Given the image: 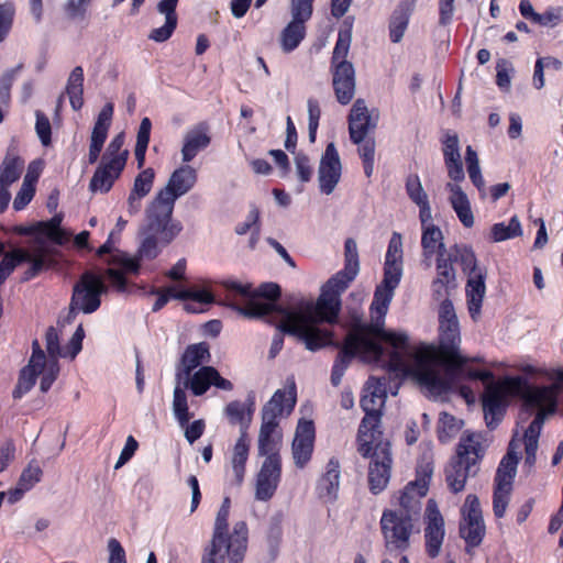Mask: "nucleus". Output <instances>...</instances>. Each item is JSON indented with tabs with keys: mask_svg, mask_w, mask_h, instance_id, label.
<instances>
[{
	"mask_svg": "<svg viewBox=\"0 0 563 563\" xmlns=\"http://www.w3.org/2000/svg\"><path fill=\"white\" fill-rule=\"evenodd\" d=\"M386 338L393 372L412 378L431 397L446 394L453 385L454 371L467 363H481V356L468 357L461 351L460 324L453 305L444 300L439 309V344L420 343L411 346L406 332L389 331Z\"/></svg>",
	"mask_w": 563,
	"mask_h": 563,
	"instance_id": "f257e3e1",
	"label": "nucleus"
},
{
	"mask_svg": "<svg viewBox=\"0 0 563 563\" xmlns=\"http://www.w3.org/2000/svg\"><path fill=\"white\" fill-rule=\"evenodd\" d=\"M402 276V239L394 232L385 256L384 278L377 286L374 300L371 306L373 323L355 328L346 338L343 350L338 355L333 367L331 380L339 385L351 358L360 356L365 362H380L389 366L388 352L390 351L387 335L389 331L383 329L384 319L393 300L394 291L398 287Z\"/></svg>",
	"mask_w": 563,
	"mask_h": 563,
	"instance_id": "f03ea898",
	"label": "nucleus"
},
{
	"mask_svg": "<svg viewBox=\"0 0 563 563\" xmlns=\"http://www.w3.org/2000/svg\"><path fill=\"white\" fill-rule=\"evenodd\" d=\"M556 385L525 386L521 377H506L487 386L483 397V410L489 428L503 418L508 398L520 396L522 399L521 418L534 415L523 434L525 466L531 470L537 461L539 437L545 419L556 411Z\"/></svg>",
	"mask_w": 563,
	"mask_h": 563,
	"instance_id": "7ed1b4c3",
	"label": "nucleus"
},
{
	"mask_svg": "<svg viewBox=\"0 0 563 563\" xmlns=\"http://www.w3.org/2000/svg\"><path fill=\"white\" fill-rule=\"evenodd\" d=\"M174 208L152 200L146 208V224L141 229V243L136 256L114 247L111 232L108 240L97 250L98 256L109 255L104 262L110 266L106 269L111 286L119 292L126 290L125 274H136L141 260H154L161 246L170 244L183 231V224L173 220Z\"/></svg>",
	"mask_w": 563,
	"mask_h": 563,
	"instance_id": "20e7f679",
	"label": "nucleus"
},
{
	"mask_svg": "<svg viewBox=\"0 0 563 563\" xmlns=\"http://www.w3.org/2000/svg\"><path fill=\"white\" fill-rule=\"evenodd\" d=\"M340 309V297L322 288L316 302L306 301L292 310H279V331L297 336L307 350L318 351L332 344V332L319 323H334Z\"/></svg>",
	"mask_w": 563,
	"mask_h": 563,
	"instance_id": "39448f33",
	"label": "nucleus"
},
{
	"mask_svg": "<svg viewBox=\"0 0 563 563\" xmlns=\"http://www.w3.org/2000/svg\"><path fill=\"white\" fill-rule=\"evenodd\" d=\"M60 216H54L49 221L38 222L20 230L22 233L33 234L30 250H14L3 256L0 262V285L22 262L31 263L29 277L35 276L49 264L52 243L62 245L69 239V234L60 228Z\"/></svg>",
	"mask_w": 563,
	"mask_h": 563,
	"instance_id": "423d86ee",
	"label": "nucleus"
},
{
	"mask_svg": "<svg viewBox=\"0 0 563 563\" xmlns=\"http://www.w3.org/2000/svg\"><path fill=\"white\" fill-rule=\"evenodd\" d=\"M231 500L225 497L217 512L211 540L201 563H242L247 550L249 529L244 521L229 527Z\"/></svg>",
	"mask_w": 563,
	"mask_h": 563,
	"instance_id": "0eeeda50",
	"label": "nucleus"
},
{
	"mask_svg": "<svg viewBox=\"0 0 563 563\" xmlns=\"http://www.w3.org/2000/svg\"><path fill=\"white\" fill-rule=\"evenodd\" d=\"M387 397L385 380L371 377L363 388L361 407L365 412L358 429V452L368 456L373 444L382 438L379 430L382 409Z\"/></svg>",
	"mask_w": 563,
	"mask_h": 563,
	"instance_id": "6e6552de",
	"label": "nucleus"
},
{
	"mask_svg": "<svg viewBox=\"0 0 563 563\" xmlns=\"http://www.w3.org/2000/svg\"><path fill=\"white\" fill-rule=\"evenodd\" d=\"M59 363L46 357L45 351L35 340L32 343V354L25 366L20 371L18 383L13 389V398L20 399L27 394L38 380L40 390L46 393L59 374Z\"/></svg>",
	"mask_w": 563,
	"mask_h": 563,
	"instance_id": "1a4fd4ad",
	"label": "nucleus"
},
{
	"mask_svg": "<svg viewBox=\"0 0 563 563\" xmlns=\"http://www.w3.org/2000/svg\"><path fill=\"white\" fill-rule=\"evenodd\" d=\"M351 45V33L340 32L332 60V84L335 97L341 104H347L355 95V70L346 57Z\"/></svg>",
	"mask_w": 563,
	"mask_h": 563,
	"instance_id": "9d476101",
	"label": "nucleus"
},
{
	"mask_svg": "<svg viewBox=\"0 0 563 563\" xmlns=\"http://www.w3.org/2000/svg\"><path fill=\"white\" fill-rule=\"evenodd\" d=\"M449 256H453L455 262L461 263L463 271L468 275L466 284L467 306L472 319L476 320L481 314L486 294V269L477 266L475 254L468 246L456 245Z\"/></svg>",
	"mask_w": 563,
	"mask_h": 563,
	"instance_id": "9b49d317",
	"label": "nucleus"
},
{
	"mask_svg": "<svg viewBox=\"0 0 563 563\" xmlns=\"http://www.w3.org/2000/svg\"><path fill=\"white\" fill-rule=\"evenodd\" d=\"M384 545L387 550L406 551L412 536L419 533L418 520L393 508L384 509L379 520Z\"/></svg>",
	"mask_w": 563,
	"mask_h": 563,
	"instance_id": "f8f14e48",
	"label": "nucleus"
},
{
	"mask_svg": "<svg viewBox=\"0 0 563 563\" xmlns=\"http://www.w3.org/2000/svg\"><path fill=\"white\" fill-rule=\"evenodd\" d=\"M433 474V461L430 452L424 453L417 467V478L408 483L397 497L398 508L406 515L419 520L421 499L427 495Z\"/></svg>",
	"mask_w": 563,
	"mask_h": 563,
	"instance_id": "ddd939ff",
	"label": "nucleus"
},
{
	"mask_svg": "<svg viewBox=\"0 0 563 563\" xmlns=\"http://www.w3.org/2000/svg\"><path fill=\"white\" fill-rule=\"evenodd\" d=\"M108 291L102 277L92 272H85L73 287L69 302V317L82 312L90 314L101 306V296Z\"/></svg>",
	"mask_w": 563,
	"mask_h": 563,
	"instance_id": "4468645a",
	"label": "nucleus"
},
{
	"mask_svg": "<svg viewBox=\"0 0 563 563\" xmlns=\"http://www.w3.org/2000/svg\"><path fill=\"white\" fill-rule=\"evenodd\" d=\"M460 534L471 547H477L486 532L479 499L468 494L461 507Z\"/></svg>",
	"mask_w": 563,
	"mask_h": 563,
	"instance_id": "2eb2a0df",
	"label": "nucleus"
},
{
	"mask_svg": "<svg viewBox=\"0 0 563 563\" xmlns=\"http://www.w3.org/2000/svg\"><path fill=\"white\" fill-rule=\"evenodd\" d=\"M372 457L368 467L369 489L374 494L383 492L390 478L391 455L389 443L379 438L373 444V449L367 457Z\"/></svg>",
	"mask_w": 563,
	"mask_h": 563,
	"instance_id": "dca6fc26",
	"label": "nucleus"
},
{
	"mask_svg": "<svg viewBox=\"0 0 563 563\" xmlns=\"http://www.w3.org/2000/svg\"><path fill=\"white\" fill-rule=\"evenodd\" d=\"M196 183L197 170L190 165H183L172 173L167 184L153 200L174 208L176 200L189 192Z\"/></svg>",
	"mask_w": 563,
	"mask_h": 563,
	"instance_id": "f3484780",
	"label": "nucleus"
},
{
	"mask_svg": "<svg viewBox=\"0 0 563 563\" xmlns=\"http://www.w3.org/2000/svg\"><path fill=\"white\" fill-rule=\"evenodd\" d=\"M282 481V459H264L255 476L254 498L271 500Z\"/></svg>",
	"mask_w": 563,
	"mask_h": 563,
	"instance_id": "a211bd4d",
	"label": "nucleus"
},
{
	"mask_svg": "<svg viewBox=\"0 0 563 563\" xmlns=\"http://www.w3.org/2000/svg\"><path fill=\"white\" fill-rule=\"evenodd\" d=\"M342 176V163L334 143H329L322 153L318 166V181L320 191L331 195Z\"/></svg>",
	"mask_w": 563,
	"mask_h": 563,
	"instance_id": "6ab92c4d",
	"label": "nucleus"
},
{
	"mask_svg": "<svg viewBox=\"0 0 563 563\" xmlns=\"http://www.w3.org/2000/svg\"><path fill=\"white\" fill-rule=\"evenodd\" d=\"M224 287L232 292L235 297H240L245 306H233L234 310L246 318H263L272 309L273 305L269 302H262L256 299L255 290L252 289L250 284H243L238 280L224 282Z\"/></svg>",
	"mask_w": 563,
	"mask_h": 563,
	"instance_id": "aec40b11",
	"label": "nucleus"
},
{
	"mask_svg": "<svg viewBox=\"0 0 563 563\" xmlns=\"http://www.w3.org/2000/svg\"><path fill=\"white\" fill-rule=\"evenodd\" d=\"M181 380L184 388H189L195 396L206 394L210 386L227 391L233 388V384L212 366H201L194 373L184 375Z\"/></svg>",
	"mask_w": 563,
	"mask_h": 563,
	"instance_id": "412c9836",
	"label": "nucleus"
},
{
	"mask_svg": "<svg viewBox=\"0 0 563 563\" xmlns=\"http://www.w3.org/2000/svg\"><path fill=\"white\" fill-rule=\"evenodd\" d=\"M378 113L369 111L363 99H357L349 115L350 137L355 144L362 143L368 132L376 128Z\"/></svg>",
	"mask_w": 563,
	"mask_h": 563,
	"instance_id": "4be33fe9",
	"label": "nucleus"
},
{
	"mask_svg": "<svg viewBox=\"0 0 563 563\" xmlns=\"http://www.w3.org/2000/svg\"><path fill=\"white\" fill-rule=\"evenodd\" d=\"M445 536L444 519L434 500H428L426 508V549L431 558L439 555Z\"/></svg>",
	"mask_w": 563,
	"mask_h": 563,
	"instance_id": "5701e85b",
	"label": "nucleus"
},
{
	"mask_svg": "<svg viewBox=\"0 0 563 563\" xmlns=\"http://www.w3.org/2000/svg\"><path fill=\"white\" fill-rule=\"evenodd\" d=\"M314 442V426L311 420L298 421L291 444V453L295 465L303 468L311 459Z\"/></svg>",
	"mask_w": 563,
	"mask_h": 563,
	"instance_id": "b1692460",
	"label": "nucleus"
},
{
	"mask_svg": "<svg viewBox=\"0 0 563 563\" xmlns=\"http://www.w3.org/2000/svg\"><path fill=\"white\" fill-rule=\"evenodd\" d=\"M85 331L81 325H78L68 344L65 347L60 346L59 335L57 330L53 327L48 328L45 333V354L46 357L55 358L69 357L74 360L82 349V340Z\"/></svg>",
	"mask_w": 563,
	"mask_h": 563,
	"instance_id": "393cba45",
	"label": "nucleus"
},
{
	"mask_svg": "<svg viewBox=\"0 0 563 563\" xmlns=\"http://www.w3.org/2000/svg\"><path fill=\"white\" fill-rule=\"evenodd\" d=\"M283 434L278 421H272L268 417L262 418L257 438V454L264 459H282Z\"/></svg>",
	"mask_w": 563,
	"mask_h": 563,
	"instance_id": "a878e982",
	"label": "nucleus"
},
{
	"mask_svg": "<svg viewBox=\"0 0 563 563\" xmlns=\"http://www.w3.org/2000/svg\"><path fill=\"white\" fill-rule=\"evenodd\" d=\"M296 405L295 384L291 383L288 388L277 389L268 402L262 409V418L268 417L272 421H278L283 417L290 415Z\"/></svg>",
	"mask_w": 563,
	"mask_h": 563,
	"instance_id": "bb28decb",
	"label": "nucleus"
},
{
	"mask_svg": "<svg viewBox=\"0 0 563 563\" xmlns=\"http://www.w3.org/2000/svg\"><path fill=\"white\" fill-rule=\"evenodd\" d=\"M461 181L450 180L445 184L448 201L454 210L457 219L465 228H472L475 223V217L472 210L471 200L467 194L460 185Z\"/></svg>",
	"mask_w": 563,
	"mask_h": 563,
	"instance_id": "cd10ccee",
	"label": "nucleus"
},
{
	"mask_svg": "<svg viewBox=\"0 0 563 563\" xmlns=\"http://www.w3.org/2000/svg\"><path fill=\"white\" fill-rule=\"evenodd\" d=\"M112 115L113 104L108 102L99 112L91 132L88 153V159L90 164L96 163L99 158L100 152L108 135L109 128L111 125Z\"/></svg>",
	"mask_w": 563,
	"mask_h": 563,
	"instance_id": "c85d7f7f",
	"label": "nucleus"
},
{
	"mask_svg": "<svg viewBox=\"0 0 563 563\" xmlns=\"http://www.w3.org/2000/svg\"><path fill=\"white\" fill-rule=\"evenodd\" d=\"M485 452L484 438L479 433L465 432L460 439L455 460L477 470Z\"/></svg>",
	"mask_w": 563,
	"mask_h": 563,
	"instance_id": "c756f323",
	"label": "nucleus"
},
{
	"mask_svg": "<svg viewBox=\"0 0 563 563\" xmlns=\"http://www.w3.org/2000/svg\"><path fill=\"white\" fill-rule=\"evenodd\" d=\"M443 157L450 180L463 181L465 174L460 153V141L456 134H446L443 141Z\"/></svg>",
	"mask_w": 563,
	"mask_h": 563,
	"instance_id": "7c9ffc66",
	"label": "nucleus"
},
{
	"mask_svg": "<svg viewBox=\"0 0 563 563\" xmlns=\"http://www.w3.org/2000/svg\"><path fill=\"white\" fill-rule=\"evenodd\" d=\"M341 478V465L336 457H331L325 465V471L318 481L319 497L325 501H334L338 498Z\"/></svg>",
	"mask_w": 563,
	"mask_h": 563,
	"instance_id": "2f4dec72",
	"label": "nucleus"
},
{
	"mask_svg": "<svg viewBox=\"0 0 563 563\" xmlns=\"http://www.w3.org/2000/svg\"><path fill=\"white\" fill-rule=\"evenodd\" d=\"M123 168L122 159H114L113 162L102 159L100 166L97 168L90 180V190L93 192L109 191Z\"/></svg>",
	"mask_w": 563,
	"mask_h": 563,
	"instance_id": "473e14b6",
	"label": "nucleus"
},
{
	"mask_svg": "<svg viewBox=\"0 0 563 563\" xmlns=\"http://www.w3.org/2000/svg\"><path fill=\"white\" fill-rule=\"evenodd\" d=\"M211 354L209 345L205 342L188 345L181 356L180 367L177 371L176 378L181 382L186 374H190L202 364L210 361Z\"/></svg>",
	"mask_w": 563,
	"mask_h": 563,
	"instance_id": "72a5a7b5",
	"label": "nucleus"
},
{
	"mask_svg": "<svg viewBox=\"0 0 563 563\" xmlns=\"http://www.w3.org/2000/svg\"><path fill=\"white\" fill-rule=\"evenodd\" d=\"M178 0H161L157 3V11L165 16L164 25L153 29L148 38L162 43L167 41L177 26L176 7Z\"/></svg>",
	"mask_w": 563,
	"mask_h": 563,
	"instance_id": "f704fd0d",
	"label": "nucleus"
},
{
	"mask_svg": "<svg viewBox=\"0 0 563 563\" xmlns=\"http://www.w3.org/2000/svg\"><path fill=\"white\" fill-rule=\"evenodd\" d=\"M210 143L208 130L203 125L195 126L188 130L183 139L181 159L184 163L191 162L197 154L205 150Z\"/></svg>",
	"mask_w": 563,
	"mask_h": 563,
	"instance_id": "c9c22d12",
	"label": "nucleus"
},
{
	"mask_svg": "<svg viewBox=\"0 0 563 563\" xmlns=\"http://www.w3.org/2000/svg\"><path fill=\"white\" fill-rule=\"evenodd\" d=\"M250 452V439L247 431L242 430L231 452L230 464L233 472L234 483L240 486L245 476V466Z\"/></svg>",
	"mask_w": 563,
	"mask_h": 563,
	"instance_id": "e433bc0d",
	"label": "nucleus"
},
{
	"mask_svg": "<svg viewBox=\"0 0 563 563\" xmlns=\"http://www.w3.org/2000/svg\"><path fill=\"white\" fill-rule=\"evenodd\" d=\"M518 445L515 440L509 444L507 454L500 461L496 476L495 486L511 487L517 473L518 465Z\"/></svg>",
	"mask_w": 563,
	"mask_h": 563,
	"instance_id": "4c0bfd02",
	"label": "nucleus"
},
{
	"mask_svg": "<svg viewBox=\"0 0 563 563\" xmlns=\"http://www.w3.org/2000/svg\"><path fill=\"white\" fill-rule=\"evenodd\" d=\"M421 246L424 261L429 267L434 255H438V257H441V254L445 255L443 233L439 227L422 230Z\"/></svg>",
	"mask_w": 563,
	"mask_h": 563,
	"instance_id": "58836bf2",
	"label": "nucleus"
},
{
	"mask_svg": "<svg viewBox=\"0 0 563 563\" xmlns=\"http://www.w3.org/2000/svg\"><path fill=\"white\" fill-rule=\"evenodd\" d=\"M477 470L468 466L457 460H452L445 468V482L453 493H460L464 489L470 475L475 474Z\"/></svg>",
	"mask_w": 563,
	"mask_h": 563,
	"instance_id": "ea45409f",
	"label": "nucleus"
},
{
	"mask_svg": "<svg viewBox=\"0 0 563 563\" xmlns=\"http://www.w3.org/2000/svg\"><path fill=\"white\" fill-rule=\"evenodd\" d=\"M303 21L291 19L279 34V44L284 53L295 51L306 36Z\"/></svg>",
	"mask_w": 563,
	"mask_h": 563,
	"instance_id": "a19ab883",
	"label": "nucleus"
},
{
	"mask_svg": "<svg viewBox=\"0 0 563 563\" xmlns=\"http://www.w3.org/2000/svg\"><path fill=\"white\" fill-rule=\"evenodd\" d=\"M84 70L80 66L75 67L69 74L66 93L69 98L71 108L77 111L84 104Z\"/></svg>",
	"mask_w": 563,
	"mask_h": 563,
	"instance_id": "79ce46f5",
	"label": "nucleus"
},
{
	"mask_svg": "<svg viewBox=\"0 0 563 563\" xmlns=\"http://www.w3.org/2000/svg\"><path fill=\"white\" fill-rule=\"evenodd\" d=\"M24 162L19 156L8 153L0 165V185L9 187L21 176Z\"/></svg>",
	"mask_w": 563,
	"mask_h": 563,
	"instance_id": "37998d69",
	"label": "nucleus"
},
{
	"mask_svg": "<svg viewBox=\"0 0 563 563\" xmlns=\"http://www.w3.org/2000/svg\"><path fill=\"white\" fill-rule=\"evenodd\" d=\"M465 163L471 181L477 188L481 198L484 199L486 197L485 180L482 175L478 155L471 145L465 151Z\"/></svg>",
	"mask_w": 563,
	"mask_h": 563,
	"instance_id": "c03bdc74",
	"label": "nucleus"
},
{
	"mask_svg": "<svg viewBox=\"0 0 563 563\" xmlns=\"http://www.w3.org/2000/svg\"><path fill=\"white\" fill-rule=\"evenodd\" d=\"M455 279V272L451 264V256L445 257L441 254V257L437 258V278L433 282V290L439 296L442 295L446 286L453 283Z\"/></svg>",
	"mask_w": 563,
	"mask_h": 563,
	"instance_id": "a18cd8bd",
	"label": "nucleus"
},
{
	"mask_svg": "<svg viewBox=\"0 0 563 563\" xmlns=\"http://www.w3.org/2000/svg\"><path fill=\"white\" fill-rule=\"evenodd\" d=\"M520 235H522V228L517 216H514L508 224L504 222L495 223L490 230V239L496 243Z\"/></svg>",
	"mask_w": 563,
	"mask_h": 563,
	"instance_id": "49530a36",
	"label": "nucleus"
},
{
	"mask_svg": "<svg viewBox=\"0 0 563 563\" xmlns=\"http://www.w3.org/2000/svg\"><path fill=\"white\" fill-rule=\"evenodd\" d=\"M185 389L186 388H184V386L181 387L178 383L175 386L173 394V412L178 423L183 428L189 422L191 418Z\"/></svg>",
	"mask_w": 563,
	"mask_h": 563,
	"instance_id": "de8ad7c7",
	"label": "nucleus"
},
{
	"mask_svg": "<svg viewBox=\"0 0 563 563\" xmlns=\"http://www.w3.org/2000/svg\"><path fill=\"white\" fill-rule=\"evenodd\" d=\"M151 128H152L151 120L148 118L142 119L139 131H137L136 144H135V151H134L139 167H142L144 165L145 153H146L147 145L150 142Z\"/></svg>",
	"mask_w": 563,
	"mask_h": 563,
	"instance_id": "09e8293b",
	"label": "nucleus"
},
{
	"mask_svg": "<svg viewBox=\"0 0 563 563\" xmlns=\"http://www.w3.org/2000/svg\"><path fill=\"white\" fill-rule=\"evenodd\" d=\"M462 422L450 413L442 412L439 420L438 434L443 443L450 441L461 429Z\"/></svg>",
	"mask_w": 563,
	"mask_h": 563,
	"instance_id": "8fccbe9b",
	"label": "nucleus"
},
{
	"mask_svg": "<svg viewBox=\"0 0 563 563\" xmlns=\"http://www.w3.org/2000/svg\"><path fill=\"white\" fill-rule=\"evenodd\" d=\"M357 274L358 272H354L352 274L347 266H344L343 271L336 273L328 280V283L323 286V289L335 292V295L340 297L341 292L347 288L350 283L356 277Z\"/></svg>",
	"mask_w": 563,
	"mask_h": 563,
	"instance_id": "3c124183",
	"label": "nucleus"
},
{
	"mask_svg": "<svg viewBox=\"0 0 563 563\" xmlns=\"http://www.w3.org/2000/svg\"><path fill=\"white\" fill-rule=\"evenodd\" d=\"M225 413L232 423H240L241 431L247 430L251 422V411L246 410L244 405L240 401H232L227 405Z\"/></svg>",
	"mask_w": 563,
	"mask_h": 563,
	"instance_id": "603ef678",
	"label": "nucleus"
},
{
	"mask_svg": "<svg viewBox=\"0 0 563 563\" xmlns=\"http://www.w3.org/2000/svg\"><path fill=\"white\" fill-rule=\"evenodd\" d=\"M279 294H280V289L278 287V285L276 284H264L260 287V289L257 291H255V295H256V299H258V297H263L265 299H267L266 302H269L273 305L271 311L265 316V317H268V316H272L273 313L276 314V319L278 320V324H277V328L279 329V324H280V314H279V310H283L282 308H276L274 301L279 297Z\"/></svg>",
	"mask_w": 563,
	"mask_h": 563,
	"instance_id": "864d4df0",
	"label": "nucleus"
},
{
	"mask_svg": "<svg viewBox=\"0 0 563 563\" xmlns=\"http://www.w3.org/2000/svg\"><path fill=\"white\" fill-rule=\"evenodd\" d=\"M511 487L495 486L493 510L497 518H503L510 501Z\"/></svg>",
	"mask_w": 563,
	"mask_h": 563,
	"instance_id": "5fc2aeb1",
	"label": "nucleus"
},
{
	"mask_svg": "<svg viewBox=\"0 0 563 563\" xmlns=\"http://www.w3.org/2000/svg\"><path fill=\"white\" fill-rule=\"evenodd\" d=\"M124 135H115L109 143L107 151L102 157L104 161L113 162L114 159H122V166H125L129 152L123 150Z\"/></svg>",
	"mask_w": 563,
	"mask_h": 563,
	"instance_id": "6e6d98bb",
	"label": "nucleus"
},
{
	"mask_svg": "<svg viewBox=\"0 0 563 563\" xmlns=\"http://www.w3.org/2000/svg\"><path fill=\"white\" fill-rule=\"evenodd\" d=\"M155 173L152 168L143 169L134 179L132 192L144 198L152 189Z\"/></svg>",
	"mask_w": 563,
	"mask_h": 563,
	"instance_id": "4d7b16f0",
	"label": "nucleus"
},
{
	"mask_svg": "<svg viewBox=\"0 0 563 563\" xmlns=\"http://www.w3.org/2000/svg\"><path fill=\"white\" fill-rule=\"evenodd\" d=\"M406 190L409 198L418 206L428 202V195L417 175L408 177L406 183Z\"/></svg>",
	"mask_w": 563,
	"mask_h": 563,
	"instance_id": "13d9d810",
	"label": "nucleus"
},
{
	"mask_svg": "<svg viewBox=\"0 0 563 563\" xmlns=\"http://www.w3.org/2000/svg\"><path fill=\"white\" fill-rule=\"evenodd\" d=\"M409 22V12H396L390 22V40L398 43L404 37Z\"/></svg>",
	"mask_w": 563,
	"mask_h": 563,
	"instance_id": "bf43d9fd",
	"label": "nucleus"
},
{
	"mask_svg": "<svg viewBox=\"0 0 563 563\" xmlns=\"http://www.w3.org/2000/svg\"><path fill=\"white\" fill-rule=\"evenodd\" d=\"M42 468L34 463H30L21 473L19 483L21 484V487H24V489H32L35 484H37L41 481L42 477Z\"/></svg>",
	"mask_w": 563,
	"mask_h": 563,
	"instance_id": "052dcab7",
	"label": "nucleus"
},
{
	"mask_svg": "<svg viewBox=\"0 0 563 563\" xmlns=\"http://www.w3.org/2000/svg\"><path fill=\"white\" fill-rule=\"evenodd\" d=\"M35 187L30 185V181H22V185L16 192L12 207L15 211L23 210L34 198Z\"/></svg>",
	"mask_w": 563,
	"mask_h": 563,
	"instance_id": "680f3d73",
	"label": "nucleus"
},
{
	"mask_svg": "<svg viewBox=\"0 0 563 563\" xmlns=\"http://www.w3.org/2000/svg\"><path fill=\"white\" fill-rule=\"evenodd\" d=\"M308 107V130H309V141L313 143L316 141L317 130L319 126V120L321 115V110L319 102L314 99H309L307 102Z\"/></svg>",
	"mask_w": 563,
	"mask_h": 563,
	"instance_id": "e2e57ef3",
	"label": "nucleus"
},
{
	"mask_svg": "<svg viewBox=\"0 0 563 563\" xmlns=\"http://www.w3.org/2000/svg\"><path fill=\"white\" fill-rule=\"evenodd\" d=\"M35 131L36 134L41 141V143L44 146H47L51 144V135H52V129H51V122L48 118L41 111L35 112Z\"/></svg>",
	"mask_w": 563,
	"mask_h": 563,
	"instance_id": "0e129e2a",
	"label": "nucleus"
},
{
	"mask_svg": "<svg viewBox=\"0 0 563 563\" xmlns=\"http://www.w3.org/2000/svg\"><path fill=\"white\" fill-rule=\"evenodd\" d=\"M295 168L297 176L301 183H308L312 176V165L310 158L303 153L295 155Z\"/></svg>",
	"mask_w": 563,
	"mask_h": 563,
	"instance_id": "69168bd1",
	"label": "nucleus"
},
{
	"mask_svg": "<svg viewBox=\"0 0 563 563\" xmlns=\"http://www.w3.org/2000/svg\"><path fill=\"white\" fill-rule=\"evenodd\" d=\"M313 0H291V19L307 22L312 14Z\"/></svg>",
	"mask_w": 563,
	"mask_h": 563,
	"instance_id": "338daca9",
	"label": "nucleus"
},
{
	"mask_svg": "<svg viewBox=\"0 0 563 563\" xmlns=\"http://www.w3.org/2000/svg\"><path fill=\"white\" fill-rule=\"evenodd\" d=\"M107 548L109 552L108 563H126L125 551L115 538L108 540Z\"/></svg>",
	"mask_w": 563,
	"mask_h": 563,
	"instance_id": "774afa93",
	"label": "nucleus"
}]
</instances>
